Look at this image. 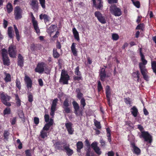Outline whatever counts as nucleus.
<instances>
[{
	"label": "nucleus",
	"instance_id": "nucleus-1",
	"mask_svg": "<svg viewBox=\"0 0 156 156\" xmlns=\"http://www.w3.org/2000/svg\"><path fill=\"white\" fill-rule=\"evenodd\" d=\"M70 79V76L67 72L64 69L62 70L59 82L63 84H68V81Z\"/></svg>",
	"mask_w": 156,
	"mask_h": 156
},
{
	"label": "nucleus",
	"instance_id": "nucleus-2",
	"mask_svg": "<svg viewBox=\"0 0 156 156\" xmlns=\"http://www.w3.org/2000/svg\"><path fill=\"white\" fill-rule=\"evenodd\" d=\"M0 98L2 102L4 105L8 106H11L10 103L7 102V101H9L11 98V97L9 96L7 94H5L3 92H1Z\"/></svg>",
	"mask_w": 156,
	"mask_h": 156
},
{
	"label": "nucleus",
	"instance_id": "nucleus-3",
	"mask_svg": "<svg viewBox=\"0 0 156 156\" xmlns=\"http://www.w3.org/2000/svg\"><path fill=\"white\" fill-rule=\"evenodd\" d=\"M109 10L113 15L116 16H119L122 14L121 9L116 5H111L110 7Z\"/></svg>",
	"mask_w": 156,
	"mask_h": 156
},
{
	"label": "nucleus",
	"instance_id": "nucleus-4",
	"mask_svg": "<svg viewBox=\"0 0 156 156\" xmlns=\"http://www.w3.org/2000/svg\"><path fill=\"white\" fill-rule=\"evenodd\" d=\"M140 138H143L145 141L149 143H151L152 142V136L147 132L142 131L141 135L139 136Z\"/></svg>",
	"mask_w": 156,
	"mask_h": 156
},
{
	"label": "nucleus",
	"instance_id": "nucleus-5",
	"mask_svg": "<svg viewBox=\"0 0 156 156\" xmlns=\"http://www.w3.org/2000/svg\"><path fill=\"white\" fill-rule=\"evenodd\" d=\"M58 101V99L57 98L54 99L52 101L51 108V112H50V115L52 118L55 115V112L56 110V107Z\"/></svg>",
	"mask_w": 156,
	"mask_h": 156
},
{
	"label": "nucleus",
	"instance_id": "nucleus-6",
	"mask_svg": "<svg viewBox=\"0 0 156 156\" xmlns=\"http://www.w3.org/2000/svg\"><path fill=\"white\" fill-rule=\"evenodd\" d=\"M31 16L32 18V22L34 29L37 34H39L40 33V31L38 26L37 22L35 20V18L32 13H31Z\"/></svg>",
	"mask_w": 156,
	"mask_h": 156
},
{
	"label": "nucleus",
	"instance_id": "nucleus-7",
	"mask_svg": "<svg viewBox=\"0 0 156 156\" xmlns=\"http://www.w3.org/2000/svg\"><path fill=\"white\" fill-rule=\"evenodd\" d=\"M16 48L15 46L14 45H10L8 49V53L10 57L11 58L16 57Z\"/></svg>",
	"mask_w": 156,
	"mask_h": 156
},
{
	"label": "nucleus",
	"instance_id": "nucleus-8",
	"mask_svg": "<svg viewBox=\"0 0 156 156\" xmlns=\"http://www.w3.org/2000/svg\"><path fill=\"white\" fill-rule=\"evenodd\" d=\"M45 65V63L43 62L38 63L35 69V72L40 73H43L44 71Z\"/></svg>",
	"mask_w": 156,
	"mask_h": 156
},
{
	"label": "nucleus",
	"instance_id": "nucleus-9",
	"mask_svg": "<svg viewBox=\"0 0 156 156\" xmlns=\"http://www.w3.org/2000/svg\"><path fill=\"white\" fill-rule=\"evenodd\" d=\"M22 10L18 6L16 7L14 9V15L16 20H18L22 17Z\"/></svg>",
	"mask_w": 156,
	"mask_h": 156
},
{
	"label": "nucleus",
	"instance_id": "nucleus-10",
	"mask_svg": "<svg viewBox=\"0 0 156 156\" xmlns=\"http://www.w3.org/2000/svg\"><path fill=\"white\" fill-rule=\"evenodd\" d=\"M95 16L97 18L98 20L102 23H106V20L102 14L99 11H96L94 13Z\"/></svg>",
	"mask_w": 156,
	"mask_h": 156
},
{
	"label": "nucleus",
	"instance_id": "nucleus-11",
	"mask_svg": "<svg viewBox=\"0 0 156 156\" xmlns=\"http://www.w3.org/2000/svg\"><path fill=\"white\" fill-rule=\"evenodd\" d=\"M93 5L97 9H101L102 8L103 2L101 0H92Z\"/></svg>",
	"mask_w": 156,
	"mask_h": 156
},
{
	"label": "nucleus",
	"instance_id": "nucleus-12",
	"mask_svg": "<svg viewBox=\"0 0 156 156\" xmlns=\"http://www.w3.org/2000/svg\"><path fill=\"white\" fill-rule=\"evenodd\" d=\"M31 8L35 11H37L38 9V3L37 0H32L30 3Z\"/></svg>",
	"mask_w": 156,
	"mask_h": 156
},
{
	"label": "nucleus",
	"instance_id": "nucleus-13",
	"mask_svg": "<svg viewBox=\"0 0 156 156\" xmlns=\"http://www.w3.org/2000/svg\"><path fill=\"white\" fill-rule=\"evenodd\" d=\"M141 60L142 62L139 63V67L140 69H146L145 65L147 63V61L145 59V57L143 55L140 56Z\"/></svg>",
	"mask_w": 156,
	"mask_h": 156
},
{
	"label": "nucleus",
	"instance_id": "nucleus-14",
	"mask_svg": "<svg viewBox=\"0 0 156 156\" xmlns=\"http://www.w3.org/2000/svg\"><path fill=\"white\" fill-rule=\"evenodd\" d=\"M91 146L98 154L100 155L101 154V151L99 147L98 146V143L97 142H93L91 144Z\"/></svg>",
	"mask_w": 156,
	"mask_h": 156
},
{
	"label": "nucleus",
	"instance_id": "nucleus-15",
	"mask_svg": "<svg viewBox=\"0 0 156 156\" xmlns=\"http://www.w3.org/2000/svg\"><path fill=\"white\" fill-rule=\"evenodd\" d=\"M27 89L29 90L32 87V81L31 79L27 75H26L24 79Z\"/></svg>",
	"mask_w": 156,
	"mask_h": 156
},
{
	"label": "nucleus",
	"instance_id": "nucleus-16",
	"mask_svg": "<svg viewBox=\"0 0 156 156\" xmlns=\"http://www.w3.org/2000/svg\"><path fill=\"white\" fill-rule=\"evenodd\" d=\"M99 76L101 80L103 81H105V79L106 77H108V76H107L106 75L105 69L104 68H102L100 69Z\"/></svg>",
	"mask_w": 156,
	"mask_h": 156
},
{
	"label": "nucleus",
	"instance_id": "nucleus-17",
	"mask_svg": "<svg viewBox=\"0 0 156 156\" xmlns=\"http://www.w3.org/2000/svg\"><path fill=\"white\" fill-rule=\"evenodd\" d=\"M131 145L133 148V153L137 155L139 154L140 153V150L135 145V143L134 142L131 143Z\"/></svg>",
	"mask_w": 156,
	"mask_h": 156
},
{
	"label": "nucleus",
	"instance_id": "nucleus-18",
	"mask_svg": "<svg viewBox=\"0 0 156 156\" xmlns=\"http://www.w3.org/2000/svg\"><path fill=\"white\" fill-rule=\"evenodd\" d=\"M140 69L144 79L148 81L149 80V77L147 75V71L146 69Z\"/></svg>",
	"mask_w": 156,
	"mask_h": 156
},
{
	"label": "nucleus",
	"instance_id": "nucleus-19",
	"mask_svg": "<svg viewBox=\"0 0 156 156\" xmlns=\"http://www.w3.org/2000/svg\"><path fill=\"white\" fill-rule=\"evenodd\" d=\"M40 19L41 20L43 19L44 22L46 23V22H48L49 20L50 17L46 14H41L39 16Z\"/></svg>",
	"mask_w": 156,
	"mask_h": 156
},
{
	"label": "nucleus",
	"instance_id": "nucleus-20",
	"mask_svg": "<svg viewBox=\"0 0 156 156\" xmlns=\"http://www.w3.org/2000/svg\"><path fill=\"white\" fill-rule=\"evenodd\" d=\"M63 147L68 155L71 156L73 154V150L70 149L69 146L63 145Z\"/></svg>",
	"mask_w": 156,
	"mask_h": 156
},
{
	"label": "nucleus",
	"instance_id": "nucleus-21",
	"mask_svg": "<svg viewBox=\"0 0 156 156\" xmlns=\"http://www.w3.org/2000/svg\"><path fill=\"white\" fill-rule=\"evenodd\" d=\"M23 57L20 54H19L18 58V64L19 66L22 67L23 66Z\"/></svg>",
	"mask_w": 156,
	"mask_h": 156
},
{
	"label": "nucleus",
	"instance_id": "nucleus-22",
	"mask_svg": "<svg viewBox=\"0 0 156 156\" xmlns=\"http://www.w3.org/2000/svg\"><path fill=\"white\" fill-rule=\"evenodd\" d=\"M72 31L75 39L78 41H79L80 37L79 33L76 28H73V29Z\"/></svg>",
	"mask_w": 156,
	"mask_h": 156
},
{
	"label": "nucleus",
	"instance_id": "nucleus-23",
	"mask_svg": "<svg viewBox=\"0 0 156 156\" xmlns=\"http://www.w3.org/2000/svg\"><path fill=\"white\" fill-rule=\"evenodd\" d=\"M56 27V26L55 25H51L47 29V32L48 34L51 35L55 31Z\"/></svg>",
	"mask_w": 156,
	"mask_h": 156
},
{
	"label": "nucleus",
	"instance_id": "nucleus-24",
	"mask_svg": "<svg viewBox=\"0 0 156 156\" xmlns=\"http://www.w3.org/2000/svg\"><path fill=\"white\" fill-rule=\"evenodd\" d=\"M131 112L133 116L136 117L138 114V110L137 108L135 106H133L130 109Z\"/></svg>",
	"mask_w": 156,
	"mask_h": 156
},
{
	"label": "nucleus",
	"instance_id": "nucleus-25",
	"mask_svg": "<svg viewBox=\"0 0 156 156\" xmlns=\"http://www.w3.org/2000/svg\"><path fill=\"white\" fill-rule=\"evenodd\" d=\"M76 44L75 43H73L72 44L71 49L73 55L75 56H76L77 51L76 48Z\"/></svg>",
	"mask_w": 156,
	"mask_h": 156
},
{
	"label": "nucleus",
	"instance_id": "nucleus-26",
	"mask_svg": "<svg viewBox=\"0 0 156 156\" xmlns=\"http://www.w3.org/2000/svg\"><path fill=\"white\" fill-rule=\"evenodd\" d=\"M62 142H57L54 144V147L56 149L62 150Z\"/></svg>",
	"mask_w": 156,
	"mask_h": 156
},
{
	"label": "nucleus",
	"instance_id": "nucleus-27",
	"mask_svg": "<svg viewBox=\"0 0 156 156\" xmlns=\"http://www.w3.org/2000/svg\"><path fill=\"white\" fill-rule=\"evenodd\" d=\"M151 68L153 72L156 74V61H151Z\"/></svg>",
	"mask_w": 156,
	"mask_h": 156
},
{
	"label": "nucleus",
	"instance_id": "nucleus-28",
	"mask_svg": "<svg viewBox=\"0 0 156 156\" xmlns=\"http://www.w3.org/2000/svg\"><path fill=\"white\" fill-rule=\"evenodd\" d=\"M13 27L16 39L18 41H19L20 40V35L19 31L16 25H13Z\"/></svg>",
	"mask_w": 156,
	"mask_h": 156
},
{
	"label": "nucleus",
	"instance_id": "nucleus-29",
	"mask_svg": "<svg viewBox=\"0 0 156 156\" xmlns=\"http://www.w3.org/2000/svg\"><path fill=\"white\" fill-rule=\"evenodd\" d=\"M3 64L5 65L9 66L10 64V62L8 57L2 58Z\"/></svg>",
	"mask_w": 156,
	"mask_h": 156
},
{
	"label": "nucleus",
	"instance_id": "nucleus-30",
	"mask_svg": "<svg viewBox=\"0 0 156 156\" xmlns=\"http://www.w3.org/2000/svg\"><path fill=\"white\" fill-rule=\"evenodd\" d=\"M48 133V131L42 129L40 132V136L42 138L44 139L47 137Z\"/></svg>",
	"mask_w": 156,
	"mask_h": 156
},
{
	"label": "nucleus",
	"instance_id": "nucleus-31",
	"mask_svg": "<svg viewBox=\"0 0 156 156\" xmlns=\"http://www.w3.org/2000/svg\"><path fill=\"white\" fill-rule=\"evenodd\" d=\"M77 151L79 152L80 151V150L83 148V143L81 141H79L76 144Z\"/></svg>",
	"mask_w": 156,
	"mask_h": 156
},
{
	"label": "nucleus",
	"instance_id": "nucleus-32",
	"mask_svg": "<svg viewBox=\"0 0 156 156\" xmlns=\"http://www.w3.org/2000/svg\"><path fill=\"white\" fill-rule=\"evenodd\" d=\"M13 30L11 27H9L8 28V34L9 37L11 38H13V34L12 33Z\"/></svg>",
	"mask_w": 156,
	"mask_h": 156
},
{
	"label": "nucleus",
	"instance_id": "nucleus-33",
	"mask_svg": "<svg viewBox=\"0 0 156 156\" xmlns=\"http://www.w3.org/2000/svg\"><path fill=\"white\" fill-rule=\"evenodd\" d=\"M140 73L139 71L137 70L136 72H133L132 74V76L134 78H137V81H138L140 79Z\"/></svg>",
	"mask_w": 156,
	"mask_h": 156
},
{
	"label": "nucleus",
	"instance_id": "nucleus-34",
	"mask_svg": "<svg viewBox=\"0 0 156 156\" xmlns=\"http://www.w3.org/2000/svg\"><path fill=\"white\" fill-rule=\"evenodd\" d=\"M76 92L77 93V97L78 99H81L82 98H83V94L80 92L79 89H77L76 90Z\"/></svg>",
	"mask_w": 156,
	"mask_h": 156
},
{
	"label": "nucleus",
	"instance_id": "nucleus-35",
	"mask_svg": "<svg viewBox=\"0 0 156 156\" xmlns=\"http://www.w3.org/2000/svg\"><path fill=\"white\" fill-rule=\"evenodd\" d=\"M7 9L8 13H10L13 10V7L10 3H8L7 5Z\"/></svg>",
	"mask_w": 156,
	"mask_h": 156
},
{
	"label": "nucleus",
	"instance_id": "nucleus-36",
	"mask_svg": "<svg viewBox=\"0 0 156 156\" xmlns=\"http://www.w3.org/2000/svg\"><path fill=\"white\" fill-rule=\"evenodd\" d=\"M53 55L54 58H58L60 56L59 54L57 51V49L54 48L53 51Z\"/></svg>",
	"mask_w": 156,
	"mask_h": 156
},
{
	"label": "nucleus",
	"instance_id": "nucleus-37",
	"mask_svg": "<svg viewBox=\"0 0 156 156\" xmlns=\"http://www.w3.org/2000/svg\"><path fill=\"white\" fill-rule=\"evenodd\" d=\"M5 76L4 78V80L6 82H10L11 81V77L10 74L9 73H5Z\"/></svg>",
	"mask_w": 156,
	"mask_h": 156
},
{
	"label": "nucleus",
	"instance_id": "nucleus-38",
	"mask_svg": "<svg viewBox=\"0 0 156 156\" xmlns=\"http://www.w3.org/2000/svg\"><path fill=\"white\" fill-rule=\"evenodd\" d=\"M15 99L16 100V103L18 106H20L21 105V100H20L19 96L17 94H15Z\"/></svg>",
	"mask_w": 156,
	"mask_h": 156
},
{
	"label": "nucleus",
	"instance_id": "nucleus-39",
	"mask_svg": "<svg viewBox=\"0 0 156 156\" xmlns=\"http://www.w3.org/2000/svg\"><path fill=\"white\" fill-rule=\"evenodd\" d=\"M72 104L75 110L76 111H78L79 109V106L78 104L75 101H74L72 102Z\"/></svg>",
	"mask_w": 156,
	"mask_h": 156
},
{
	"label": "nucleus",
	"instance_id": "nucleus-40",
	"mask_svg": "<svg viewBox=\"0 0 156 156\" xmlns=\"http://www.w3.org/2000/svg\"><path fill=\"white\" fill-rule=\"evenodd\" d=\"M1 53L2 58L8 57L7 50L3 48L2 50Z\"/></svg>",
	"mask_w": 156,
	"mask_h": 156
},
{
	"label": "nucleus",
	"instance_id": "nucleus-41",
	"mask_svg": "<svg viewBox=\"0 0 156 156\" xmlns=\"http://www.w3.org/2000/svg\"><path fill=\"white\" fill-rule=\"evenodd\" d=\"M11 113V109L9 108H6L3 111V114L4 115H9Z\"/></svg>",
	"mask_w": 156,
	"mask_h": 156
},
{
	"label": "nucleus",
	"instance_id": "nucleus-42",
	"mask_svg": "<svg viewBox=\"0 0 156 156\" xmlns=\"http://www.w3.org/2000/svg\"><path fill=\"white\" fill-rule=\"evenodd\" d=\"M18 115L21 119L24 121L25 120V119L24 118V115L23 112L22 111H20L18 112Z\"/></svg>",
	"mask_w": 156,
	"mask_h": 156
},
{
	"label": "nucleus",
	"instance_id": "nucleus-43",
	"mask_svg": "<svg viewBox=\"0 0 156 156\" xmlns=\"http://www.w3.org/2000/svg\"><path fill=\"white\" fill-rule=\"evenodd\" d=\"M80 103L81 105L82 106L83 108H84V107L86 105L85 100L84 98H82L80 99Z\"/></svg>",
	"mask_w": 156,
	"mask_h": 156
},
{
	"label": "nucleus",
	"instance_id": "nucleus-44",
	"mask_svg": "<svg viewBox=\"0 0 156 156\" xmlns=\"http://www.w3.org/2000/svg\"><path fill=\"white\" fill-rule=\"evenodd\" d=\"M94 123L95 126L98 129H101V126L100 122L95 120L94 121Z\"/></svg>",
	"mask_w": 156,
	"mask_h": 156
},
{
	"label": "nucleus",
	"instance_id": "nucleus-45",
	"mask_svg": "<svg viewBox=\"0 0 156 156\" xmlns=\"http://www.w3.org/2000/svg\"><path fill=\"white\" fill-rule=\"evenodd\" d=\"M69 104L68 99L67 98H66L63 102L62 107H69Z\"/></svg>",
	"mask_w": 156,
	"mask_h": 156
},
{
	"label": "nucleus",
	"instance_id": "nucleus-46",
	"mask_svg": "<svg viewBox=\"0 0 156 156\" xmlns=\"http://www.w3.org/2000/svg\"><path fill=\"white\" fill-rule=\"evenodd\" d=\"M112 39L115 41L117 40L119 38V36L118 35L116 34H112Z\"/></svg>",
	"mask_w": 156,
	"mask_h": 156
},
{
	"label": "nucleus",
	"instance_id": "nucleus-47",
	"mask_svg": "<svg viewBox=\"0 0 156 156\" xmlns=\"http://www.w3.org/2000/svg\"><path fill=\"white\" fill-rule=\"evenodd\" d=\"M75 74L78 76H80L81 75V73L79 71V66H77L75 69Z\"/></svg>",
	"mask_w": 156,
	"mask_h": 156
},
{
	"label": "nucleus",
	"instance_id": "nucleus-48",
	"mask_svg": "<svg viewBox=\"0 0 156 156\" xmlns=\"http://www.w3.org/2000/svg\"><path fill=\"white\" fill-rule=\"evenodd\" d=\"M144 28V25L143 23H141L137 26L136 28V29H141L143 30Z\"/></svg>",
	"mask_w": 156,
	"mask_h": 156
},
{
	"label": "nucleus",
	"instance_id": "nucleus-49",
	"mask_svg": "<svg viewBox=\"0 0 156 156\" xmlns=\"http://www.w3.org/2000/svg\"><path fill=\"white\" fill-rule=\"evenodd\" d=\"M40 3L43 8H45V0H39Z\"/></svg>",
	"mask_w": 156,
	"mask_h": 156
},
{
	"label": "nucleus",
	"instance_id": "nucleus-50",
	"mask_svg": "<svg viewBox=\"0 0 156 156\" xmlns=\"http://www.w3.org/2000/svg\"><path fill=\"white\" fill-rule=\"evenodd\" d=\"M16 87L18 88L19 90H20L21 88V85L20 81H19L18 80L16 79Z\"/></svg>",
	"mask_w": 156,
	"mask_h": 156
},
{
	"label": "nucleus",
	"instance_id": "nucleus-51",
	"mask_svg": "<svg viewBox=\"0 0 156 156\" xmlns=\"http://www.w3.org/2000/svg\"><path fill=\"white\" fill-rule=\"evenodd\" d=\"M65 125L67 129L72 127V124L70 122L66 123Z\"/></svg>",
	"mask_w": 156,
	"mask_h": 156
},
{
	"label": "nucleus",
	"instance_id": "nucleus-52",
	"mask_svg": "<svg viewBox=\"0 0 156 156\" xmlns=\"http://www.w3.org/2000/svg\"><path fill=\"white\" fill-rule=\"evenodd\" d=\"M9 134V132L7 131H5L4 134V136L5 139L7 140L8 138V136Z\"/></svg>",
	"mask_w": 156,
	"mask_h": 156
},
{
	"label": "nucleus",
	"instance_id": "nucleus-53",
	"mask_svg": "<svg viewBox=\"0 0 156 156\" xmlns=\"http://www.w3.org/2000/svg\"><path fill=\"white\" fill-rule=\"evenodd\" d=\"M50 126L48 124H46L43 128L42 130L47 131L50 128Z\"/></svg>",
	"mask_w": 156,
	"mask_h": 156
},
{
	"label": "nucleus",
	"instance_id": "nucleus-54",
	"mask_svg": "<svg viewBox=\"0 0 156 156\" xmlns=\"http://www.w3.org/2000/svg\"><path fill=\"white\" fill-rule=\"evenodd\" d=\"M62 108H63L64 109V111L65 112V113H69L70 112V108L69 107H66Z\"/></svg>",
	"mask_w": 156,
	"mask_h": 156
},
{
	"label": "nucleus",
	"instance_id": "nucleus-55",
	"mask_svg": "<svg viewBox=\"0 0 156 156\" xmlns=\"http://www.w3.org/2000/svg\"><path fill=\"white\" fill-rule=\"evenodd\" d=\"M133 2L134 5L137 8H139L140 7V3L139 1H136L134 2V1H133Z\"/></svg>",
	"mask_w": 156,
	"mask_h": 156
},
{
	"label": "nucleus",
	"instance_id": "nucleus-56",
	"mask_svg": "<svg viewBox=\"0 0 156 156\" xmlns=\"http://www.w3.org/2000/svg\"><path fill=\"white\" fill-rule=\"evenodd\" d=\"M98 90L99 91H101L103 89L101 85V83L100 81H98Z\"/></svg>",
	"mask_w": 156,
	"mask_h": 156
},
{
	"label": "nucleus",
	"instance_id": "nucleus-57",
	"mask_svg": "<svg viewBox=\"0 0 156 156\" xmlns=\"http://www.w3.org/2000/svg\"><path fill=\"white\" fill-rule=\"evenodd\" d=\"M106 97L107 98V101H109L110 99V97L111 95L110 91H106Z\"/></svg>",
	"mask_w": 156,
	"mask_h": 156
},
{
	"label": "nucleus",
	"instance_id": "nucleus-58",
	"mask_svg": "<svg viewBox=\"0 0 156 156\" xmlns=\"http://www.w3.org/2000/svg\"><path fill=\"white\" fill-rule=\"evenodd\" d=\"M73 79L75 80H82V77L80 75L79 76H74L73 77Z\"/></svg>",
	"mask_w": 156,
	"mask_h": 156
},
{
	"label": "nucleus",
	"instance_id": "nucleus-59",
	"mask_svg": "<svg viewBox=\"0 0 156 156\" xmlns=\"http://www.w3.org/2000/svg\"><path fill=\"white\" fill-rule=\"evenodd\" d=\"M67 130L69 134H72L73 133L74 129H73L72 128V127L68 129H67Z\"/></svg>",
	"mask_w": 156,
	"mask_h": 156
},
{
	"label": "nucleus",
	"instance_id": "nucleus-60",
	"mask_svg": "<svg viewBox=\"0 0 156 156\" xmlns=\"http://www.w3.org/2000/svg\"><path fill=\"white\" fill-rule=\"evenodd\" d=\"M44 71L45 73L47 74H49L50 72V69L46 67V65H45V67L44 68Z\"/></svg>",
	"mask_w": 156,
	"mask_h": 156
},
{
	"label": "nucleus",
	"instance_id": "nucleus-61",
	"mask_svg": "<svg viewBox=\"0 0 156 156\" xmlns=\"http://www.w3.org/2000/svg\"><path fill=\"white\" fill-rule=\"evenodd\" d=\"M108 2L109 4L117 3L118 0H108Z\"/></svg>",
	"mask_w": 156,
	"mask_h": 156
},
{
	"label": "nucleus",
	"instance_id": "nucleus-62",
	"mask_svg": "<svg viewBox=\"0 0 156 156\" xmlns=\"http://www.w3.org/2000/svg\"><path fill=\"white\" fill-rule=\"evenodd\" d=\"M34 122L36 125H37L39 123V119L38 118L35 117L34 119Z\"/></svg>",
	"mask_w": 156,
	"mask_h": 156
},
{
	"label": "nucleus",
	"instance_id": "nucleus-63",
	"mask_svg": "<svg viewBox=\"0 0 156 156\" xmlns=\"http://www.w3.org/2000/svg\"><path fill=\"white\" fill-rule=\"evenodd\" d=\"M28 101L30 102H32L33 101V97L31 94H29L28 96Z\"/></svg>",
	"mask_w": 156,
	"mask_h": 156
},
{
	"label": "nucleus",
	"instance_id": "nucleus-64",
	"mask_svg": "<svg viewBox=\"0 0 156 156\" xmlns=\"http://www.w3.org/2000/svg\"><path fill=\"white\" fill-rule=\"evenodd\" d=\"M25 154L26 156H32L29 150H27L25 151Z\"/></svg>",
	"mask_w": 156,
	"mask_h": 156
}]
</instances>
